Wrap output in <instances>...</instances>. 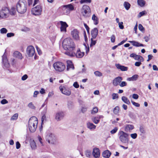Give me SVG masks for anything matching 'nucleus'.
<instances>
[{
    "instance_id": "f257e3e1",
    "label": "nucleus",
    "mask_w": 158,
    "mask_h": 158,
    "mask_svg": "<svg viewBox=\"0 0 158 158\" xmlns=\"http://www.w3.org/2000/svg\"><path fill=\"white\" fill-rule=\"evenodd\" d=\"M62 46L64 49L67 51L64 53L70 56L73 57L75 56L73 51L75 49V45L73 40L69 38H67L63 40Z\"/></svg>"
},
{
    "instance_id": "f03ea898",
    "label": "nucleus",
    "mask_w": 158,
    "mask_h": 158,
    "mask_svg": "<svg viewBox=\"0 0 158 158\" xmlns=\"http://www.w3.org/2000/svg\"><path fill=\"white\" fill-rule=\"evenodd\" d=\"M38 123V119L35 117L32 116L30 118L28 122V127L31 132H33L35 131Z\"/></svg>"
},
{
    "instance_id": "7ed1b4c3",
    "label": "nucleus",
    "mask_w": 158,
    "mask_h": 158,
    "mask_svg": "<svg viewBox=\"0 0 158 158\" xmlns=\"http://www.w3.org/2000/svg\"><path fill=\"white\" fill-rule=\"evenodd\" d=\"M16 10L17 12L20 14L25 13L27 10L26 2L23 0H20L16 5Z\"/></svg>"
},
{
    "instance_id": "20e7f679",
    "label": "nucleus",
    "mask_w": 158,
    "mask_h": 158,
    "mask_svg": "<svg viewBox=\"0 0 158 158\" xmlns=\"http://www.w3.org/2000/svg\"><path fill=\"white\" fill-rule=\"evenodd\" d=\"M46 140L49 143L55 145L57 143L56 137L55 135L52 133L48 134L46 136Z\"/></svg>"
},
{
    "instance_id": "39448f33",
    "label": "nucleus",
    "mask_w": 158,
    "mask_h": 158,
    "mask_svg": "<svg viewBox=\"0 0 158 158\" xmlns=\"http://www.w3.org/2000/svg\"><path fill=\"white\" fill-rule=\"evenodd\" d=\"M119 134H120L119 137L120 141L123 143H128L129 141V134L125 133L123 131H120Z\"/></svg>"
},
{
    "instance_id": "423d86ee",
    "label": "nucleus",
    "mask_w": 158,
    "mask_h": 158,
    "mask_svg": "<svg viewBox=\"0 0 158 158\" xmlns=\"http://www.w3.org/2000/svg\"><path fill=\"white\" fill-rule=\"evenodd\" d=\"M53 66L56 71L62 72L65 69V66L64 64L60 62H57L53 64Z\"/></svg>"
},
{
    "instance_id": "0eeeda50",
    "label": "nucleus",
    "mask_w": 158,
    "mask_h": 158,
    "mask_svg": "<svg viewBox=\"0 0 158 158\" xmlns=\"http://www.w3.org/2000/svg\"><path fill=\"white\" fill-rule=\"evenodd\" d=\"M31 12L32 14L35 15H39L41 14L42 7L40 5H38L32 8Z\"/></svg>"
},
{
    "instance_id": "6e6552de",
    "label": "nucleus",
    "mask_w": 158,
    "mask_h": 158,
    "mask_svg": "<svg viewBox=\"0 0 158 158\" xmlns=\"http://www.w3.org/2000/svg\"><path fill=\"white\" fill-rule=\"evenodd\" d=\"M9 13V10L8 8L5 7L3 8L0 10V17L5 18L8 16Z\"/></svg>"
},
{
    "instance_id": "1a4fd4ad",
    "label": "nucleus",
    "mask_w": 158,
    "mask_h": 158,
    "mask_svg": "<svg viewBox=\"0 0 158 158\" xmlns=\"http://www.w3.org/2000/svg\"><path fill=\"white\" fill-rule=\"evenodd\" d=\"M90 10L89 7L86 5H83L81 10V13L82 15L85 16L87 17L88 14L90 12Z\"/></svg>"
},
{
    "instance_id": "9d476101",
    "label": "nucleus",
    "mask_w": 158,
    "mask_h": 158,
    "mask_svg": "<svg viewBox=\"0 0 158 158\" xmlns=\"http://www.w3.org/2000/svg\"><path fill=\"white\" fill-rule=\"evenodd\" d=\"M35 52V49L32 46H29L27 48V53L29 57H32Z\"/></svg>"
},
{
    "instance_id": "9b49d317",
    "label": "nucleus",
    "mask_w": 158,
    "mask_h": 158,
    "mask_svg": "<svg viewBox=\"0 0 158 158\" xmlns=\"http://www.w3.org/2000/svg\"><path fill=\"white\" fill-rule=\"evenodd\" d=\"M60 22L61 25L60 27V31L62 32H66L67 31L66 28L68 27V25L66 22H64L60 21Z\"/></svg>"
},
{
    "instance_id": "f8f14e48",
    "label": "nucleus",
    "mask_w": 158,
    "mask_h": 158,
    "mask_svg": "<svg viewBox=\"0 0 158 158\" xmlns=\"http://www.w3.org/2000/svg\"><path fill=\"white\" fill-rule=\"evenodd\" d=\"M64 114L62 112H58L55 115V119L57 121L62 119L64 117Z\"/></svg>"
},
{
    "instance_id": "ddd939ff",
    "label": "nucleus",
    "mask_w": 158,
    "mask_h": 158,
    "mask_svg": "<svg viewBox=\"0 0 158 158\" xmlns=\"http://www.w3.org/2000/svg\"><path fill=\"white\" fill-rule=\"evenodd\" d=\"M64 7H65L64 10L66 11L65 14L67 15L69 13L70 11L73 10L74 9L73 6L71 4L64 5Z\"/></svg>"
},
{
    "instance_id": "4468645a",
    "label": "nucleus",
    "mask_w": 158,
    "mask_h": 158,
    "mask_svg": "<svg viewBox=\"0 0 158 158\" xmlns=\"http://www.w3.org/2000/svg\"><path fill=\"white\" fill-rule=\"evenodd\" d=\"M79 31L76 29H74L71 32V35L73 38L76 40H78L79 39Z\"/></svg>"
},
{
    "instance_id": "2eb2a0df",
    "label": "nucleus",
    "mask_w": 158,
    "mask_h": 158,
    "mask_svg": "<svg viewBox=\"0 0 158 158\" xmlns=\"http://www.w3.org/2000/svg\"><path fill=\"white\" fill-rule=\"evenodd\" d=\"M123 80L122 77H118L115 78L113 81V84L115 86H117Z\"/></svg>"
},
{
    "instance_id": "dca6fc26",
    "label": "nucleus",
    "mask_w": 158,
    "mask_h": 158,
    "mask_svg": "<svg viewBox=\"0 0 158 158\" xmlns=\"http://www.w3.org/2000/svg\"><path fill=\"white\" fill-rule=\"evenodd\" d=\"M92 153L93 156L95 158H98L100 156V152L98 148H94Z\"/></svg>"
},
{
    "instance_id": "f3484780",
    "label": "nucleus",
    "mask_w": 158,
    "mask_h": 158,
    "mask_svg": "<svg viewBox=\"0 0 158 158\" xmlns=\"http://www.w3.org/2000/svg\"><path fill=\"white\" fill-rule=\"evenodd\" d=\"M60 89L61 93L66 95L69 96L71 94V91L70 90L66 89L64 88V89L60 87Z\"/></svg>"
},
{
    "instance_id": "a211bd4d",
    "label": "nucleus",
    "mask_w": 158,
    "mask_h": 158,
    "mask_svg": "<svg viewBox=\"0 0 158 158\" xmlns=\"http://www.w3.org/2000/svg\"><path fill=\"white\" fill-rule=\"evenodd\" d=\"M98 33V30L97 28H94L91 31V34L92 38L95 39L97 36Z\"/></svg>"
},
{
    "instance_id": "6ab92c4d",
    "label": "nucleus",
    "mask_w": 158,
    "mask_h": 158,
    "mask_svg": "<svg viewBox=\"0 0 158 158\" xmlns=\"http://www.w3.org/2000/svg\"><path fill=\"white\" fill-rule=\"evenodd\" d=\"M66 63L67 64V71H69L71 69H74V67L71 61L67 60L66 61Z\"/></svg>"
},
{
    "instance_id": "aec40b11",
    "label": "nucleus",
    "mask_w": 158,
    "mask_h": 158,
    "mask_svg": "<svg viewBox=\"0 0 158 158\" xmlns=\"http://www.w3.org/2000/svg\"><path fill=\"white\" fill-rule=\"evenodd\" d=\"M128 42L131 43L133 46L136 47H143L144 46V44L135 41H129Z\"/></svg>"
},
{
    "instance_id": "412c9836",
    "label": "nucleus",
    "mask_w": 158,
    "mask_h": 158,
    "mask_svg": "<svg viewBox=\"0 0 158 158\" xmlns=\"http://www.w3.org/2000/svg\"><path fill=\"white\" fill-rule=\"evenodd\" d=\"M115 66L117 69H120L122 71H127L128 70L127 67L122 65L119 64H116Z\"/></svg>"
},
{
    "instance_id": "4be33fe9",
    "label": "nucleus",
    "mask_w": 158,
    "mask_h": 158,
    "mask_svg": "<svg viewBox=\"0 0 158 158\" xmlns=\"http://www.w3.org/2000/svg\"><path fill=\"white\" fill-rule=\"evenodd\" d=\"M84 52H81L80 49H79L77 50V52L76 53H75V56H76L77 58H81L84 56Z\"/></svg>"
},
{
    "instance_id": "5701e85b",
    "label": "nucleus",
    "mask_w": 158,
    "mask_h": 158,
    "mask_svg": "<svg viewBox=\"0 0 158 158\" xmlns=\"http://www.w3.org/2000/svg\"><path fill=\"white\" fill-rule=\"evenodd\" d=\"M14 56L18 59L21 60L23 57L21 53L18 51H15L13 54Z\"/></svg>"
},
{
    "instance_id": "b1692460",
    "label": "nucleus",
    "mask_w": 158,
    "mask_h": 158,
    "mask_svg": "<svg viewBox=\"0 0 158 158\" xmlns=\"http://www.w3.org/2000/svg\"><path fill=\"white\" fill-rule=\"evenodd\" d=\"M134 128V126L133 125L127 124L126 125L125 131L128 132Z\"/></svg>"
},
{
    "instance_id": "393cba45",
    "label": "nucleus",
    "mask_w": 158,
    "mask_h": 158,
    "mask_svg": "<svg viewBox=\"0 0 158 158\" xmlns=\"http://www.w3.org/2000/svg\"><path fill=\"white\" fill-rule=\"evenodd\" d=\"M102 155L104 158H109L111 155V153L109 151L106 150L103 152Z\"/></svg>"
},
{
    "instance_id": "a878e982",
    "label": "nucleus",
    "mask_w": 158,
    "mask_h": 158,
    "mask_svg": "<svg viewBox=\"0 0 158 158\" xmlns=\"http://www.w3.org/2000/svg\"><path fill=\"white\" fill-rule=\"evenodd\" d=\"M87 128L91 130L95 129L96 127L95 125H94L93 123L90 122L87 123Z\"/></svg>"
},
{
    "instance_id": "bb28decb",
    "label": "nucleus",
    "mask_w": 158,
    "mask_h": 158,
    "mask_svg": "<svg viewBox=\"0 0 158 158\" xmlns=\"http://www.w3.org/2000/svg\"><path fill=\"white\" fill-rule=\"evenodd\" d=\"M92 19L94 21V24L95 25H97L98 23V19L97 17L94 14L92 17Z\"/></svg>"
},
{
    "instance_id": "cd10ccee",
    "label": "nucleus",
    "mask_w": 158,
    "mask_h": 158,
    "mask_svg": "<svg viewBox=\"0 0 158 158\" xmlns=\"http://www.w3.org/2000/svg\"><path fill=\"white\" fill-rule=\"evenodd\" d=\"M122 100L124 103L128 105L130 104V102L127 98L125 96H123L122 97Z\"/></svg>"
},
{
    "instance_id": "c85d7f7f",
    "label": "nucleus",
    "mask_w": 158,
    "mask_h": 158,
    "mask_svg": "<svg viewBox=\"0 0 158 158\" xmlns=\"http://www.w3.org/2000/svg\"><path fill=\"white\" fill-rule=\"evenodd\" d=\"M123 5L126 9L127 10H128L131 7L130 4L127 2H124Z\"/></svg>"
},
{
    "instance_id": "c756f323",
    "label": "nucleus",
    "mask_w": 158,
    "mask_h": 158,
    "mask_svg": "<svg viewBox=\"0 0 158 158\" xmlns=\"http://www.w3.org/2000/svg\"><path fill=\"white\" fill-rule=\"evenodd\" d=\"M92 153L91 151L89 150H87L85 152V154L86 156L90 158H91V157H92Z\"/></svg>"
},
{
    "instance_id": "7c9ffc66",
    "label": "nucleus",
    "mask_w": 158,
    "mask_h": 158,
    "mask_svg": "<svg viewBox=\"0 0 158 158\" xmlns=\"http://www.w3.org/2000/svg\"><path fill=\"white\" fill-rule=\"evenodd\" d=\"M137 2L138 5L141 7L143 6L145 4V2L143 0H138Z\"/></svg>"
},
{
    "instance_id": "2f4dec72",
    "label": "nucleus",
    "mask_w": 158,
    "mask_h": 158,
    "mask_svg": "<svg viewBox=\"0 0 158 158\" xmlns=\"http://www.w3.org/2000/svg\"><path fill=\"white\" fill-rule=\"evenodd\" d=\"M16 12L15 8L14 7L11 8L10 11L9 10V13L11 15H14Z\"/></svg>"
},
{
    "instance_id": "473e14b6",
    "label": "nucleus",
    "mask_w": 158,
    "mask_h": 158,
    "mask_svg": "<svg viewBox=\"0 0 158 158\" xmlns=\"http://www.w3.org/2000/svg\"><path fill=\"white\" fill-rule=\"evenodd\" d=\"M135 60L143 61V58L141 56L136 55V58H135Z\"/></svg>"
},
{
    "instance_id": "72a5a7b5",
    "label": "nucleus",
    "mask_w": 158,
    "mask_h": 158,
    "mask_svg": "<svg viewBox=\"0 0 158 158\" xmlns=\"http://www.w3.org/2000/svg\"><path fill=\"white\" fill-rule=\"evenodd\" d=\"M119 109V108L118 106H116L113 110L114 113L115 114H117L118 113Z\"/></svg>"
},
{
    "instance_id": "f704fd0d",
    "label": "nucleus",
    "mask_w": 158,
    "mask_h": 158,
    "mask_svg": "<svg viewBox=\"0 0 158 158\" xmlns=\"http://www.w3.org/2000/svg\"><path fill=\"white\" fill-rule=\"evenodd\" d=\"M28 106L30 108L32 109H35V106H34L32 102H30L28 105Z\"/></svg>"
},
{
    "instance_id": "c9c22d12",
    "label": "nucleus",
    "mask_w": 158,
    "mask_h": 158,
    "mask_svg": "<svg viewBox=\"0 0 158 158\" xmlns=\"http://www.w3.org/2000/svg\"><path fill=\"white\" fill-rule=\"evenodd\" d=\"M93 38L91 39V44H90V46L91 47L93 45H95L96 43V40H93Z\"/></svg>"
},
{
    "instance_id": "e433bc0d",
    "label": "nucleus",
    "mask_w": 158,
    "mask_h": 158,
    "mask_svg": "<svg viewBox=\"0 0 158 158\" xmlns=\"http://www.w3.org/2000/svg\"><path fill=\"white\" fill-rule=\"evenodd\" d=\"M92 121L95 124H97L100 121V120L99 119H98L97 117H95L92 119Z\"/></svg>"
},
{
    "instance_id": "4c0bfd02",
    "label": "nucleus",
    "mask_w": 158,
    "mask_h": 158,
    "mask_svg": "<svg viewBox=\"0 0 158 158\" xmlns=\"http://www.w3.org/2000/svg\"><path fill=\"white\" fill-rule=\"evenodd\" d=\"M7 32V30L5 28H2L0 29V32L2 34H6Z\"/></svg>"
},
{
    "instance_id": "58836bf2",
    "label": "nucleus",
    "mask_w": 158,
    "mask_h": 158,
    "mask_svg": "<svg viewBox=\"0 0 158 158\" xmlns=\"http://www.w3.org/2000/svg\"><path fill=\"white\" fill-rule=\"evenodd\" d=\"M98 108L97 107H95L93 108L91 111L92 114H94L98 112Z\"/></svg>"
},
{
    "instance_id": "ea45409f",
    "label": "nucleus",
    "mask_w": 158,
    "mask_h": 158,
    "mask_svg": "<svg viewBox=\"0 0 158 158\" xmlns=\"http://www.w3.org/2000/svg\"><path fill=\"white\" fill-rule=\"evenodd\" d=\"M18 116V114H15L11 118V119L12 120H15L17 119Z\"/></svg>"
},
{
    "instance_id": "a19ab883",
    "label": "nucleus",
    "mask_w": 158,
    "mask_h": 158,
    "mask_svg": "<svg viewBox=\"0 0 158 158\" xmlns=\"http://www.w3.org/2000/svg\"><path fill=\"white\" fill-rule=\"evenodd\" d=\"M94 74L96 76L101 77L102 76V74L99 71H96L94 72Z\"/></svg>"
},
{
    "instance_id": "79ce46f5",
    "label": "nucleus",
    "mask_w": 158,
    "mask_h": 158,
    "mask_svg": "<svg viewBox=\"0 0 158 158\" xmlns=\"http://www.w3.org/2000/svg\"><path fill=\"white\" fill-rule=\"evenodd\" d=\"M146 13V11L145 10L140 12L138 15V17L139 18L140 17H141L145 15Z\"/></svg>"
},
{
    "instance_id": "37998d69",
    "label": "nucleus",
    "mask_w": 158,
    "mask_h": 158,
    "mask_svg": "<svg viewBox=\"0 0 158 158\" xmlns=\"http://www.w3.org/2000/svg\"><path fill=\"white\" fill-rule=\"evenodd\" d=\"M139 131L141 133L143 134H144L145 133V130L142 126H140L139 127Z\"/></svg>"
},
{
    "instance_id": "c03bdc74",
    "label": "nucleus",
    "mask_w": 158,
    "mask_h": 158,
    "mask_svg": "<svg viewBox=\"0 0 158 158\" xmlns=\"http://www.w3.org/2000/svg\"><path fill=\"white\" fill-rule=\"evenodd\" d=\"M46 120V116L44 114L42 117L41 118V124L42 125L44 124V120Z\"/></svg>"
},
{
    "instance_id": "a18cd8bd",
    "label": "nucleus",
    "mask_w": 158,
    "mask_h": 158,
    "mask_svg": "<svg viewBox=\"0 0 158 158\" xmlns=\"http://www.w3.org/2000/svg\"><path fill=\"white\" fill-rule=\"evenodd\" d=\"M138 27L139 30H140L142 32L144 31V28L141 24H139V25Z\"/></svg>"
},
{
    "instance_id": "49530a36",
    "label": "nucleus",
    "mask_w": 158,
    "mask_h": 158,
    "mask_svg": "<svg viewBox=\"0 0 158 158\" xmlns=\"http://www.w3.org/2000/svg\"><path fill=\"white\" fill-rule=\"evenodd\" d=\"M3 66L4 67L7 68H8L9 67L10 64L9 63H8V61L3 62Z\"/></svg>"
},
{
    "instance_id": "de8ad7c7",
    "label": "nucleus",
    "mask_w": 158,
    "mask_h": 158,
    "mask_svg": "<svg viewBox=\"0 0 158 158\" xmlns=\"http://www.w3.org/2000/svg\"><path fill=\"white\" fill-rule=\"evenodd\" d=\"M112 99H115L116 98L118 99V94L113 93L112 94Z\"/></svg>"
},
{
    "instance_id": "09e8293b",
    "label": "nucleus",
    "mask_w": 158,
    "mask_h": 158,
    "mask_svg": "<svg viewBox=\"0 0 158 158\" xmlns=\"http://www.w3.org/2000/svg\"><path fill=\"white\" fill-rule=\"evenodd\" d=\"M0 102L1 104L3 105L7 104L8 102L6 99H4L1 101Z\"/></svg>"
},
{
    "instance_id": "8fccbe9b",
    "label": "nucleus",
    "mask_w": 158,
    "mask_h": 158,
    "mask_svg": "<svg viewBox=\"0 0 158 158\" xmlns=\"http://www.w3.org/2000/svg\"><path fill=\"white\" fill-rule=\"evenodd\" d=\"M2 61L3 63L8 61L6 56L4 54L2 56Z\"/></svg>"
},
{
    "instance_id": "3c124183",
    "label": "nucleus",
    "mask_w": 158,
    "mask_h": 158,
    "mask_svg": "<svg viewBox=\"0 0 158 158\" xmlns=\"http://www.w3.org/2000/svg\"><path fill=\"white\" fill-rule=\"evenodd\" d=\"M91 2V0H81L80 2L82 4L84 3H90Z\"/></svg>"
},
{
    "instance_id": "603ef678",
    "label": "nucleus",
    "mask_w": 158,
    "mask_h": 158,
    "mask_svg": "<svg viewBox=\"0 0 158 158\" xmlns=\"http://www.w3.org/2000/svg\"><path fill=\"white\" fill-rule=\"evenodd\" d=\"M118 130L117 127H115L113 130L110 131V133L111 134H114Z\"/></svg>"
},
{
    "instance_id": "864d4df0",
    "label": "nucleus",
    "mask_w": 158,
    "mask_h": 158,
    "mask_svg": "<svg viewBox=\"0 0 158 158\" xmlns=\"http://www.w3.org/2000/svg\"><path fill=\"white\" fill-rule=\"evenodd\" d=\"M119 85L121 87H124L127 85V83L125 81H122L119 84Z\"/></svg>"
},
{
    "instance_id": "5fc2aeb1",
    "label": "nucleus",
    "mask_w": 158,
    "mask_h": 158,
    "mask_svg": "<svg viewBox=\"0 0 158 158\" xmlns=\"http://www.w3.org/2000/svg\"><path fill=\"white\" fill-rule=\"evenodd\" d=\"M137 134L136 133L131 134V136L133 139H135L137 137Z\"/></svg>"
},
{
    "instance_id": "6e6d98bb",
    "label": "nucleus",
    "mask_w": 158,
    "mask_h": 158,
    "mask_svg": "<svg viewBox=\"0 0 158 158\" xmlns=\"http://www.w3.org/2000/svg\"><path fill=\"white\" fill-rule=\"evenodd\" d=\"M6 35L7 37H10L14 36L15 35V34L13 33H7Z\"/></svg>"
},
{
    "instance_id": "4d7b16f0",
    "label": "nucleus",
    "mask_w": 158,
    "mask_h": 158,
    "mask_svg": "<svg viewBox=\"0 0 158 158\" xmlns=\"http://www.w3.org/2000/svg\"><path fill=\"white\" fill-rule=\"evenodd\" d=\"M118 25L120 29H123L124 28V26L123 25V22H121L120 23H119Z\"/></svg>"
},
{
    "instance_id": "13d9d810",
    "label": "nucleus",
    "mask_w": 158,
    "mask_h": 158,
    "mask_svg": "<svg viewBox=\"0 0 158 158\" xmlns=\"http://www.w3.org/2000/svg\"><path fill=\"white\" fill-rule=\"evenodd\" d=\"M132 77L133 80V81H136L137 80V78L139 77V76L137 75H133Z\"/></svg>"
},
{
    "instance_id": "bf43d9fd",
    "label": "nucleus",
    "mask_w": 158,
    "mask_h": 158,
    "mask_svg": "<svg viewBox=\"0 0 158 158\" xmlns=\"http://www.w3.org/2000/svg\"><path fill=\"white\" fill-rule=\"evenodd\" d=\"M31 147L32 149H35L36 147V145L35 142H33L31 144Z\"/></svg>"
},
{
    "instance_id": "052dcab7",
    "label": "nucleus",
    "mask_w": 158,
    "mask_h": 158,
    "mask_svg": "<svg viewBox=\"0 0 158 158\" xmlns=\"http://www.w3.org/2000/svg\"><path fill=\"white\" fill-rule=\"evenodd\" d=\"M132 104L136 107H139L140 106V104L137 103L133 101H131Z\"/></svg>"
},
{
    "instance_id": "680f3d73",
    "label": "nucleus",
    "mask_w": 158,
    "mask_h": 158,
    "mask_svg": "<svg viewBox=\"0 0 158 158\" xmlns=\"http://www.w3.org/2000/svg\"><path fill=\"white\" fill-rule=\"evenodd\" d=\"M115 37L114 35H112L111 37V41L112 43H114L115 41Z\"/></svg>"
},
{
    "instance_id": "e2e57ef3",
    "label": "nucleus",
    "mask_w": 158,
    "mask_h": 158,
    "mask_svg": "<svg viewBox=\"0 0 158 158\" xmlns=\"http://www.w3.org/2000/svg\"><path fill=\"white\" fill-rule=\"evenodd\" d=\"M73 86L76 88H79V85L77 82H75L73 83Z\"/></svg>"
},
{
    "instance_id": "0e129e2a",
    "label": "nucleus",
    "mask_w": 158,
    "mask_h": 158,
    "mask_svg": "<svg viewBox=\"0 0 158 158\" xmlns=\"http://www.w3.org/2000/svg\"><path fill=\"white\" fill-rule=\"evenodd\" d=\"M16 148L17 149H19L21 145H20V143H19V142L17 141L16 142Z\"/></svg>"
},
{
    "instance_id": "69168bd1",
    "label": "nucleus",
    "mask_w": 158,
    "mask_h": 158,
    "mask_svg": "<svg viewBox=\"0 0 158 158\" xmlns=\"http://www.w3.org/2000/svg\"><path fill=\"white\" fill-rule=\"evenodd\" d=\"M28 77V76L27 74H25L22 77V80L23 81L25 80Z\"/></svg>"
},
{
    "instance_id": "338daca9",
    "label": "nucleus",
    "mask_w": 158,
    "mask_h": 158,
    "mask_svg": "<svg viewBox=\"0 0 158 158\" xmlns=\"http://www.w3.org/2000/svg\"><path fill=\"white\" fill-rule=\"evenodd\" d=\"M132 98L135 99H137L139 98V96L138 94H134L132 95Z\"/></svg>"
},
{
    "instance_id": "774afa93",
    "label": "nucleus",
    "mask_w": 158,
    "mask_h": 158,
    "mask_svg": "<svg viewBox=\"0 0 158 158\" xmlns=\"http://www.w3.org/2000/svg\"><path fill=\"white\" fill-rule=\"evenodd\" d=\"M141 64V62L137 61L135 62V65L136 66H139Z\"/></svg>"
}]
</instances>
